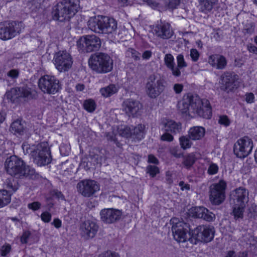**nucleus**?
I'll use <instances>...</instances> for the list:
<instances>
[{"label":"nucleus","instance_id":"obj_38","mask_svg":"<svg viewBox=\"0 0 257 257\" xmlns=\"http://www.w3.org/2000/svg\"><path fill=\"white\" fill-rule=\"evenodd\" d=\"M190 140L191 139L189 136H182L180 137L179 141L181 148L184 150L190 148L192 144Z\"/></svg>","mask_w":257,"mask_h":257},{"label":"nucleus","instance_id":"obj_19","mask_svg":"<svg viewBox=\"0 0 257 257\" xmlns=\"http://www.w3.org/2000/svg\"><path fill=\"white\" fill-rule=\"evenodd\" d=\"M101 220L105 223H113L119 220L121 216V212L118 209L107 208L102 209L100 212Z\"/></svg>","mask_w":257,"mask_h":257},{"label":"nucleus","instance_id":"obj_58","mask_svg":"<svg viewBox=\"0 0 257 257\" xmlns=\"http://www.w3.org/2000/svg\"><path fill=\"white\" fill-rule=\"evenodd\" d=\"M254 96L252 93H248L245 94V100L247 103H251L254 102Z\"/></svg>","mask_w":257,"mask_h":257},{"label":"nucleus","instance_id":"obj_44","mask_svg":"<svg viewBox=\"0 0 257 257\" xmlns=\"http://www.w3.org/2000/svg\"><path fill=\"white\" fill-rule=\"evenodd\" d=\"M170 152L172 156L177 158H180L183 155L181 149L178 147H174L171 148L170 149Z\"/></svg>","mask_w":257,"mask_h":257},{"label":"nucleus","instance_id":"obj_1","mask_svg":"<svg viewBox=\"0 0 257 257\" xmlns=\"http://www.w3.org/2000/svg\"><path fill=\"white\" fill-rule=\"evenodd\" d=\"M179 109L183 113L192 117L199 116L204 118H210L212 115L209 101L201 99L198 95L187 94L183 96L178 103Z\"/></svg>","mask_w":257,"mask_h":257},{"label":"nucleus","instance_id":"obj_49","mask_svg":"<svg viewBox=\"0 0 257 257\" xmlns=\"http://www.w3.org/2000/svg\"><path fill=\"white\" fill-rule=\"evenodd\" d=\"M173 135L169 132H165L161 137V140L163 141L172 142L174 140Z\"/></svg>","mask_w":257,"mask_h":257},{"label":"nucleus","instance_id":"obj_16","mask_svg":"<svg viewBox=\"0 0 257 257\" xmlns=\"http://www.w3.org/2000/svg\"><path fill=\"white\" fill-rule=\"evenodd\" d=\"M54 63L57 69L60 72H65L71 68L72 58L66 51H59L54 56Z\"/></svg>","mask_w":257,"mask_h":257},{"label":"nucleus","instance_id":"obj_50","mask_svg":"<svg viewBox=\"0 0 257 257\" xmlns=\"http://www.w3.org/2000/svg\"><path fill=\"white\" fill-rule=\"evenodd\" d=\"M41 207V204L38 201H34L28 204V208L33 211L39 210Z\"/></svg>","mask_w":257,"mask_h":257},{"label":"nucleus","instance_id":"obj_43","mask_svg":"<svg viewBox=\"0 0 257 257\" xmlns=\"http://www.w3.org/2000/svg\"><path fill=\"white\" fill-rule=\"evenodd\" d=\"M203 216L201 217V218L207 221H212L215 218V214L209 211L207 208H205L204 213H203Z\"/></svg>","mask_w":257,"mask_h":257},{"label":"nucleus","instance_id":"obj_39","mask_svg":"<svg viewBox=\"0 0 257 257\" xmlns=\"http://www.w3.org/2000/svg\"><path fill=\"white\" fill-rule=\"evenodd\" d=\"M205 208L203 207H195L192 209L191 213L193 216L201 218L203 216Z\"/></svg>","mask_w":257,"mask_h":257},{"label":"nucleus","instance_id":"obj_28","mask_svg":"<svg viewBox=\"0 0 257 257\" xmlns=\"http://www.w3.org/2000/svg\"><path fill=\"white\" fill-rule=\"evenodd\" d=\"M177 65H175V77H179L181 75V71L187 66V64L185 61L184 56L179 54L176 58Z\"/></svg>","mask_w":257,"mask_h":257},{"label":"nucleus","instance_id":"obj_8","mask_svg":"<svg viewBox=\"0 0 257 257\" xmlns=\"http://www.w3.org/2000/svg\"><path fill=\"white\" fill-rule=\"evenodd\" d=\"M172 231L175 240L178 242H185L189 241L191 237L189 225L177 218H173L170 220Z\"/></svg>","mask_w":257,"mask_h":257},{"label":"nucleus","instance_id":"obj_2","mask_svg":"<svg viewBox=\"0 0 257 257\" xmlns=\"http://www.w3.org/2000/svg\"><path fill=\"white\" fill-rule=\"evenodd\" d=\"M5 167L8 173L12 176L30 179L36 177L35 169L26 165L23 160L15 155L6 159Z\"/></svg>","mask_w":257,"mask_h":257},{"label":"nucleus","instance_id":"obj_9","mask_svg":"<svg viewBox=\"0 0 257 257\" xmlns=\"http://www.w3.org/2000/svg\"><path fill=\"white\" fill-rule=\"evenodd\" d=\"M214 228L209 225H201L196 227L191 232L189 241L194 244L198 241L208 242L214 238Z\"/></svg>","mask_w":257,"mask_h":257},{"label":"nucleus","instance_id":"obj_22","mask_svg":"<svg viewBox=\"0 0 257 257\" xmlns=\"http://www.w3.org/2000/svg\"><path fill=\"white\" fill-rule=\"evenodd\" d=\"M162 129L165 132H169L172 135H176L181 132L182 124L172 119H164L161 122Z\"/></svg>","mask_w":257,"mask_h":257},{"label":"nucleus","instance_id":"obj_14","mask_svg":"<svg viewBox=\"0 0 257 257\" xmlns=\"http://www.w3.org/2000/svg\"><path fill=\"white\" fill-rule=\"evenodd\" d=\"M78 192L85 197L93 196L100 190L99 185L94 180L84 179L77 184Z\"/></svg>","mask_w":257,"mask_h":257},{"label":"nucleus","instance_id":"obj_60","mask_svg":"<svg viewBox=\"0 0 257 257\" xmlns=\"http://www.w3.org/2000/svg\"><path fill=\"white\" fill-rule=\"evenodd\" d=\"M179 185L181 188V190L188 191L190 189V186L189 184L185 183L184 181H181L179 182Z\"/></svg>","mask_w":257,"mask_h":257},{"label":"nucleus","instance_id":"obj_45","mask_svg":"<svg viewBox=\"0 0 257 257\" xmlns=\"http://www.w3.org/2000/svg\"><path fill=\"white\" fill-rule=\"evenodd\" d=\"M180 0H167L166 5L169 9L173 10L176 9L180 5Z\"/></svg>","mask_w":257,"mask_h":257},{"label":"nucleus","instance_id":"obj_4","mask_svg":"<svg viewBox=\"0 0 257 257\" xmlns=\"http://www.w3.org/2000/svg\"><path fill=\"white\" fill-rule=\"evenodd\" d=\"M79 0H63L53 9L54 20L60 22L69 21L80 9Z\"/></svg>","mask_w":257,"mask_h":257},{"label":"nucleus","instance_id":"obj_11","mask_svg":"<svg viewBox=\"0 0 257 257\" xmlns=\"http://www.w3.org/2000/svg\"><path fill=\"white\" fill-rule=\"evenodd\" d=\"M101 45V40L94 35L84 36L77 42V46L80 50L85 51L86 52L98 51Z\"/></svg>","mask_w":257,"mask_h":257},{"label":"nucleus","instance_id":"obj_35","mask_svg":"<svg viewBox=\"0 0 257 257\" xmlns=\"http://www.w3.org/2000/svg\"><path fill=\"white\" fill-rule=\"evenodd\" d=\"M5 186L7 189L9 190V192H15L18 189V183L13 178L7 179L5 182Z\"/></svg>","mask_w":257,"mask_h":257},{"label":"nucleus","instance_id":"obj_12","mask_svg":"<svg viewBox=\"0 0 257 257\" xmlns=\"http://www.w3.org/2000/svg\"><path fill=\"white\" fill-rule=\"evenodd\" d=\"M253 147L252 140L245 136L238 139L234 144L233 152L239 158H244L248 156Z\"/></svg>","mask_w":257,"mask_h":257},{"label":"nucleus","instance_id":"obj_23","mask_svg":"<svg viewBox=\"0 0 257 257\" xmlns=\"http://www.w3.org/2000/svg\"><path fill=\"white\" fill-rule=\"evenodd\" d=\"M156 36L164 39H169L173 34L170 25L168 23H161L154 30Z\"/></svg>","mask_w":257,"mask_h":257},{"label":"nucleus","instance_id":"obj_18","mask_svg":"<svg viewBox=\"0 0 257 257\" xmlns=\"http://www.w3.org/2000/svg\"><path fill=\"white\" fill-rule=\"evenodd\" d=\"M248 190L243 187H239L231 191L229 197L230 203L234 205H246L248 202Z\"/></svg>","mask_w":257,"mask_h":257},{"label":"nucleus","instance_id":"obj_36","mask_svg":"<svg viewBox=\"0 0 257 257\" xmlns=\"http://www.w3.org/2000/svg\"><path fill=\"white\" fill-rule=\"evenodd\" d=\"M242 241L247 244H251L254 242V237L251 233L248 232L247 230L244 229L241 231Z\"/></svg>","mask_w":257,"mask_h":257},{"label":"nucleus","instance_id":"obj_25","mask_svg":"<svg viewBox=\"0 0 257 257\" xmlns=\"http://www.w3.org/2000/svg\"><path fill=\"white\" fill-rule=\"evenodd\" d=\"M208 63L217 69L222 70L227 66V61L226 58L222 55L213 54L209 57Z\"/></svg>","mask_w":257,"mask_h":257},{"label":"nucleus","instance_id":"obj_17","mask_svg":"<svg viewBox=\"0 0 257 257\" xmlns=\"http://www.w3.org/2000/svg\"><path fill=\"white\" fill-rule=\"evenodd\" d=\"M221 89L227 92L236 89L239 86L238 76L234 73L225 72L221 76Z\"/></svg>","mask_w":257,"mask_h":257},{"label":"nucleus","instance_id":"obj_26","mask_svg":"<svg viewBox=\"0 0 257 257\" xmlns=\"http://www.w3.org/2000/svg\"><path fill=\"white\" fill-rule=\"evenodd\" d=\"M198 2L199 11L207 14L215 8L218 0H199Z\"/></svg>","mask_w":257,"mask_h":257},{"label":"nucleus","instance_id":"obj_30","mask_svg":"<svg viewBox=\"0 0 257 257\" xmlns=\"http://www.w3.org/2000/svg\"><path fill=\"white\" fill-rule=\"evenodd\" d=\"M164 61L165 66L171 71V73L175 77V62L174 57L171 54H167L164 56Z\"/></svg>","mask_w":257,"mask_h":257},{"label":"nucleus","instance_id":"obj_53","mask_svg":"<svg viewBox=\"0 0 257 257\" xmlns=\"http://www.w3.org/2000/svg\"><path fill=\"white\" fill-rule=\"evenodd\" d=\"M98 257H120V256L116 252L107 251L101 253Z\"/></svg>","mask_w":257,"mask_h":257},{"label":"nucleus","instance_id":"obj_10","mask_svg":"<svg viewBox=\"0 0 257 257\" xmlns=\"http://www.w3.org/2000/svg\"><path fill=\"white\" fill-rule=\"evenodd\" d=\"M226 187L227 183L223 180L211 185L209 187V199L212 204L218 205L224 201Z\"/></svg>","mask_w":257,"mask_h":257},{"label":"nucleus","instance_id":"obj_13","mask_svg":"<svg viewBox=\"0 0 257 257\" xmlns=\"http://www.w3.org/2000/svg\"><path fill=\"white\" fill-rule=\"evenodd\" d=\"M39 87L43 92L54 94L58 92L60 85L55 76L45 75L39 79Z\"/></svg>","mask_w":257,"mask_h":257},{"label":"nucleus","instance_id":"obj_15","mask_svg":"<svg viewBox=\"0 0 257 257\" xmlns=\"http://www.w3.org/2000/svg\"><path fill=\"white\" fill-rule=\"evenodd\" d=\"M21 23L16 22L0 24V39L8 40L15 37L21 31Z\"/></svg>","mask_w":257,"mask_h":257},{"label":"nucleus","instance_id":"obj_42","mask_svg":"<svg viewBox=\"0 0 257 257\" xmlns=\"http://www.w3.org/2000/svg\"><path fill=\"white\" fill-rule=\"evenodd\" d=\"M147 172L150 174L152 177H154L159 173L158 167L156 166L149 165L147 167Z\"/></svg>","mask_w":257,"mask_h":257},{"label":"nucleus","instance_id":"obj_20","mask_svg":"<svg viewBox=\"0 0 257 257\" xmlns=\"http://www.w3.org/2000/svg\"><path fill=\"white\" fill-rule=\"evenodd\" d=\"M98 226L96 223L90 220H86L80 226V233L85 239L93 238L95 235Z\"/></svg>","mask_w":257,"mask_h":257},{"label":"nucleus","instance_id":"obj_29","mask_svg":"<svg viewBox=\"0 0 257 257\" xmlns=\"http://www.w3.org/2000/svg\"><path fill=\"white\" fill-rule=\"evenodd\" d=\"M25 130L24 123L21 120L17 119L12 122L11 125V131L15 134L23 135Z\"/></svg>","mask_w":257,"mask_h":257},{"label":"nucleus","instance_id":"obj_57","mask_svg":"<svg viewBox=\"0 0 257 257\" xmlns=\"http://www.w3.org/2000/svg\"><path fill=\"white\" fill-rule=\"evenodd\" d=\"M190 56L192 60L195 62L197 61L198 59L199 54L198 51L195 49H192L190 51Z\"/></svg>","mask_w":257,"mask_h":257},{"label":"nucleus","instance_id":"obj_54","mask_svg":"<svg viewBox=\"0 0 257 257\" xmlns=\"http://www.w3.org/2000/svg\"><path fill=\"white\" fill-rule=\"evenodd\" d=\"M7 75L12 79H15L19 77V71L18 69H12L7 72Z\"/></svg>","mask_w":257,"mask_h":257},{"label":"nucleus","instance_id":"obj_46","mask_svg":"<svg viewBox=\"0 0 257 257\" xmlns=\"http://www.w3.org/2000/svg\"><path fill=\"white\" fill-rule=\"evenodd\" d=\"M119 133L124 137L128 138L132 137V130L128 126H124L123 128L120 129Z\"/></svg>","mask_w":257,"mask_h":257},{"label":"nucleus","instance_id":"obj_55","mask_svg":"<svg viewBox=\"0 0 257 257\" xmlns=\"http://www.w3.org/2000/svg\"><path fill=\"white\" fill-rule=\"evenodd\" d=\"M11 247L9 244L3 245L1 249V254L2 256H6L11 251Z\"/></svg>","mask_w":257,"mask_h":257},{"label":"nucleus","instance_id":"obj_33","mask_svg":"<svg viewBox=\"0 0 257 257\" xmlns=\"http://www.w3.org/2000/svg\"><path fill=\"white\" fill-rule=\"evenodd\" d=\"M11 194L6 190H0V208L10 203Z\"/></svg>","mask_w":257,"mask_h":257},{"label":"nucleus","instance_id":"obj_56","mask_svg":"<svg viewBox=\"0 0 257 257\" xmlns=\"http://www.w3.org/2000/svg\"><path fill=\"white\" fill-rule=\"evenodd\" d=\"M219 123L224 126H227L230 124V120L228 117L226 115H223L220 117L219 119Z\"/></svg>","mask_w":257,"mask_h":257},{"label":"nucleus","instance_id":"obj_62","mask_svg":"<svg viewBox=\"0 0 257 257\" xmlns=\"http://www.w3.org/2000/svg\"><path fill=\"white\" fill-rule=\"evenodd\" d=\"M148 162L150 163H153L155 164H158L159 161L158 159L153 155H149L148 156Z\"/></svg>","mask_w":257,"mask_h":257},{"label":"nucleus","instance_id":"obj_3","mask_svg":"<svg viewBox=\"0 0 257 257\" xmlns=\"http://www.w3.org/2000/svg\"><path fill=\"white\" fill-rule=\"evenodd\" d=\"M22 148L24 153L30 154L34 163L39 166L47 165L51 161L50 148L46 142L31 146L28 144H24Z\"/></svg>","mask_w":257,"mask_h":257},{"label":"nucleus","instance_id":"obj_48","mask_svg":"<svg viewBox=\"0 0 257 257\" xmlns=\"http://www.w3.org/2000/svg\"><path fill=\"white\" fill-rule=\"evenodd\" d=\"M218 171V167L216 164L211 163L208 169L207 172L209 175H214Z\"/></svg>","mask_w":257,"mask_h":257},{"label":"nucleus","instance_id":"obj_41","mask_svg":"<svg viewBox=\"0 0 257 257\" xmlns=\"http://www.w3.org/2000/svg\"><path fill=\"white\" fill-rule=\"evenodd\" d=\"M126 54L128 56L131 57L135 61H138L140 59L141 54L134 49H128L126 51Z\"/></svg>","mask_w":257,"mask_h":257},{"label":"nucleus","instance_id":"obj_37","mask_svg":"<svg viewBox=\"0 0 257 257\" xmlns=\"http://www.w3.org/2000/svg\"><path fill=\"white\" fill-rule=\"evenodd\" d=\"M83 107L88 112H93L96 108V104L93 100L89 99L84 101Z\"/></svg>","mask_w":257,"mask_h":257},{"label":"nucleus","instance_id":"obj_51","mask_svg":"<svg viewBox=\"0 0 257 257\" xmlns=\"http://www.w3.org/2000/svg\"><path fill=\"white\" fill-rule=\"evenodd\" d=\"M51 214L47 211L43 212L41 215V218L43 221L48 223L51 221Z\"/></svg>","mask_w":257,"mask_h":257},{"label":"nucleus","instance_id":"obj_61","mask_svg":"<svg viewBox=\"0 0 257 257\" xmlns=\"http://www.w3.org/2000/svg\"><path fill=\"white\" fill-rule=\"evenodd\" d=\"M152 55V53L151 51L146 50L143 53L142 58L143 59L148 60L151 57Z\"/></svg>","mask_w":257,"mask_h":257},{"label":"nucleus","instance_id":"obj_32","mask_svg":"<svg viewBox=\"0 0 257 257\" xmlns=\"http://www.w3.org/2000/svg\"><path fill=\"white\" fill-rule=\"evenodd\" d=\"M145 125L138 124L132 130V137L138 140L143 139L145 136Z\"/></svg>","mask_w":257,"mask_h":257},{"label":"nucleus","instance_id":"obj_24","mask_svg":"<svg viewBox=\"0 0 257 257\" xmlns=\"http://www.w3.org/2000/svg\"><path fill=\"white\" fill-rule=\"evenodd\" d=\"M10 93H12L14 99L22 98L25 99H30L32 98V93L31 89L27 86H22L16 87L13 89L10 93H8L7 96L9 97Z\"/></svg>","mask_w":257,"mask_h":257},{"label":"nucleus","instance_id":"obj_27","mask_svg":"<svg viewBox=\"0 0 257 257\" xmlns=\"http://www.w3.org/2000/svg\"><path fill=\"white\" fill-rule=\"evenodd\" d=\"M205 129L201 126H194L190 128L188 135L192 140L201 139L205 134Z\"/></svg>","mask_w":257,"mask_h":257},{"label":"nucleus","instance_id":"obj_7","mask_svg":"<svg viewBox=\"0 0 257 257\" xmlns=\"http://www.w3.org/2000/svg\"><path fill=\"white\" fill-rule=\"evenodd\" d=\"M90 67L97 73L110 72L113 68V60L107 54L98 53L92 55L88 60Z\"/></svg>","mask_w":257,"mask_h":257},{"label":"nucleus","instance_id":"obj_59","mask_svg":"<svg viewBox=\"0 0 257 257\" xmlns=\"http://www.w3.org/2000/svg\"><path fill=\"white\" fill-rule=\"evenodd\" d=\"M30 233L28 231L24 232L21 237V241L22 243H26L28 241V239L30 236Z\"/></svg>","mask_w":257,"mask_h":257},{"label":"nucleus","instance_id":"obj_21","mask_svg":"<svg viewBox=\"0 0 257 257\" xmlns=\"http://www.w3.org/2000/svg\"><path fill=\"white\" fill-rule=\"evenodd\" d=\"M142 108V104L136 100L127 99L123 102V110L130 116L139 114Z\"/></svg>","mask_w":257,"mask_h":257},{"label":"nucleus","instance_id":"obj_34","mask_svg":"<svg viewBox=\"0 0 257 257\" xmlns=\"http://www.w3.org/2000/svg\"><path fill=\"white\" fill-rule=\"evenodd\" d=\"M232 207V215L234 216V218L236 220L242 219L243 217V212L246 205L239 206L231 204Z\"/></svg>","mask_w":257,"mask_h":257},{"label":"nucleus","instance_id":"obj_47","mask_svg":"<svg viewBox=\"0 0 257 257\" xmlns=\"http://www.w3.org/2000/svg\"><path fill=\"white\" fill-rule=\"evenodd\" d=\"M254 24L253 23H249L245 25L243 32L245 34H251L254 32Z\"/></svg>","mask_w":257,"mask_h":257},{"label":"nucleus","instance_id":"obj_6","mask_svg":"<svg viewBox=\"0 0 257 257\" xmlns=\"http://www.w3.org/2000/svg\"><path fill=\"white\" fill-rule=\"evenodd\" d=\"M168 83L164 75L160 73L150 75L146 84V92L151 98H156L165 91Z\"/></svg>","mask_w":257,"mask_h":257},{"label":"nucleus","instance_id":"obj_5","mask_svg":"<svg viewBox=\"0 0 257 257\" xmlns=\"http://www.w3.org/2000/svg\"><path fill=\"white\" fill-rule=\"evenodd\" d=\"M88 26L96 33L110 35L116 33L117 23L113 18L98 16L91 18L88 22Z\"/></svg>","mask_w":257,"mask_h":257},{"label":"nucleus","instance_id":"obj_64","mask_svg":"<svg viewBox=\"0 0 257 257\" xmlns=\"http://www.w3.org/2000/svg\"><path fill=\"white\" fill-rule=\"evenodd\" d=\"M247 50L251 53L257 54V47L251 44L248 45L247 46Z\"/></svg>","mask_w":257,"mask_h":257},{"label":"nucleus","instance_id":"obj_63","mask_svg":"<svg viewBox=\"0 0 257 257\" xmlns=\"http://www.w3.org/2000/svg\"><path fill=\"white\" fill-rule=\"evenodd\" d=\"M51 224L53 225L56 228H59L61 226L62 222L61 220L59 219L55 218Z\"/></svg>","mask_w":257,"mask_h":257},{"label":"nucleus","instance_id":"obj_52","mask_svg":"<svg viewBox=\"0 0 257 257\" xmlns=\"http://www.w3.org/2000/svg\"><path fill=\"white\" fill-rule=\"evenodd\" d=\"M184 86L181 83H175L173 85V90L176 94H180L183 90Z\"/></svg>","mask_w":257,"mask_h":257},{"label":"nucleus","instance_id":"obj_40","mask_svg":"<svg viewBox=\"0 0 257 257\" xmlns=\"http://www.w3.org/2000/svg\"><path fill=\"white\" fill-rule=\"evenodd\" d=\"M195 159L193 154H189L184 158L183 164L187 168H190L195 163Z\"/></svg>","mask_w":257,"mask_h":257},{"label":"nucleus","instance_id":"obj_31","mask_svg":"<svg viewBox=\"0 0 257 257\" xmlns=\"http://www.w3.org/2000/svg\"><path fill=\"white\" fill-rule=\"evenodd\" d=\"M118 90V87L115 84H109L106 87L101 88L99 92L103 97H108L116 93Z\"/></svg>","mask_w":257,"mask_h":257}]
</instances>
